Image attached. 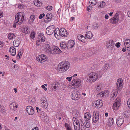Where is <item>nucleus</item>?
<instances>
[{
    "mask_svg": "<svg viewBox=\"0 0 130 130\" xmlns=\"http://www.w3.org/2000/svg\"><path fill=\"white\" fill-rule=\"evenodd\" d=\"M93 113L92 123H96L99 119V114L98 112L97 111L93 112Z\"/></svg>",
    "mask_w": 130,
    "mask_h": 130,
    "instance_id": "obj_12",
    "label": "nucleus"
},
{
    "mask_svg": "<svg viewBox=\"0 0 130 130\" xmlns=\"http://www.w3.org/2000/svg\"><path fill=\"white\" fill-rule=\"evenodd\" d=\"M71 96L72 100H78L80 97V93L76 90H75L72 92Z\"/></svg>",
    "mask_w": 130,
    "mask_h": 130,
    "instance_id": "obj_5",
    "label": "nucleus"
},
{
    "mask_svg": "<svg viewBox=\"0 0 130 130\" xmlns=\"http://www.w3.org/2000/svg\"><path fill=\"white\" fill-rule=\"evenodd\" d=\"M119 14L118 13H116L114 17L110 19V22L113 24H116L118 23L119 21Z\"/></svg>",
    "mask_w": 130,
    "mask_h": 130,
    "instance_id": "obj_11",
    "label": "nucleus"
},
{
    "mask_svg": "<svg viewBox=\"0 0 130 130\" xmlns=\"http://www.w3.org/2000/svg\"><path fill=\"white\" fill-rule=\"evenodd\" d=\"M70 62L68 61H63L58 65V71L60 73H63L67 71L70 68Z\"/></svg>",
    "mask_w": 130,
    "mask_h": 130,
    "instance_id": "obj_1",
    "label": "nucleus"
},
{
    "mask_svg": "<svg viewBox=\"0 0 130 130\" xmlns=\"http://www.w3.org/2000/svg\"><path fill=\"white\" fill-rule=\"evenodd\" d=\"M46 9L48 10H51L52 9V6H48L46 7Z\"/></svg>",
    "mask_w": 130,
    "mask_h": 130,
    "instance_id": "obj_55",
    "label": "nucleus"
},
{
    "mask_svg": "<svg viewBox=\"0 0 130 130\" xmlns=\"http://www.w3.org/2000/svg\"><path fill=\"white\" fill-rule=\"evenodd\" d=\"M124 121V118L121 117L117 119L116 123L118 126H120L122 124Z\"/></svg>",
    "mask_w": 130,
    "mask_h": 130,
    "instance_id": "obj_21",
    "label": "nucleus"
},
{
    "mask_svg": "<svg viewBox=\"0 0 130 130\" xmlns=\"http://www.w3.org/2000/svg\"><path fill=\"white\" fill-rule=\"evenodd\" d=\"M55 28L54 25H52L48 26L46 30V33L47 34L50 35L54 32Z\"/></svg>",
    "mask_w": 130,
    "mask_h": 130,
    "instance_id": "obj_7",
    "label": "nucleus"
},
{
    "mask_svg": "<svg viewBox=\"0 0 130 130\" xmlns=\"http://www.w3.org/2000/svg\"><path fill=\"white\" fill-rule=\"evenodd\" d=\"M55 85L53 86V88L54 89H56L58 87H59V83H58L57 82H55Z\"/></svg>",
    "mask_w": 130,
    "mask_h": 130,
    "instance_id": "obj_50",
    "label": "nucleus"
},
{
    "mask_svg": "<svg viewBox=\"0 0 130 130\" xmlns=\"http://www.w3.org/2000/svg\"><path fill=\"white\" fill-rule=\"evenodd\" d=\"M24 19V17L22 15V13L21 12L18 13L15 15L14 22L20 25L22 23Z\"/></svg>",
    "mask_w": 130,
    "mask_h": 130,
    "instance_id": "obj_3",
    "label": "nucleus"
},
{
    "mask_svg": "<svg viewBox=\"0 0 130 130\" xmlns=\"http://www.w3.org/2000/svg\"><path fill=\"white\" fill-rule=\"evenodd\" d=\"M121 104V100L119 98H117L115 100V102L113 106V110H117L120 107Z\"/></svg>",
    "mask_w": 130,
    "mask_h": 130,
    "instance_id": "obj_6",
    "label": "nucleus"
},
{
    "mask_svg": "<svg viewBox=\"0 0 130 130\" xmlns=\"http://www.w3.org/2000/svg\"><path fill=\"white\" fill-rule=\"evenodd\" d=\"M103 92L104 93V96L106 95H108L109 93V92L107 90L104 91H103Z\"/></svg>",
    "mask_w": 130,
    "mask_h": 130,
    "instance_id": "obj_58",
    "label": "nucleus"
},
{
    "mask_svg": "<svg viewBox=\"0 0 130 130\" xmlns=\"http://www.w3.org/2000/svg\"><path fill=\"white\" fill-rule=\"evenodd\" d=\"M45 15V14L44 13H43L42 14H40V15L39 17V18L40 19H41L42 18L43 16H44Z\"/></svg>",
    "mask_w": 130,
    "mask_h": 130,
    "instance_id": "obj_59",
    "label": "nucleus"
},
{
    "mask_svg": "<svg viewBox=\"0 0 130 130\" xmlns=\"http://www.w3.org/2000/svg\"><path fill=\"white\" fill-rule=\"evenodd\" d=\"M77 38L79 40L82 42L85 43L87 41L85 37L81 34L78 35Z\"/></svg>",
    "mask_w": 130,
    "mask_h": 130,
    "instance_id": "obj_20",
    "label": "nucleus"
},
{
    "mask_svg": "<svg viewBox=\"0 0 130 130\" xmlns=\"http://www.w3.org/2000/svg\"><path fill=\"white\" fill-rule=\"evenodd\" d=\"M124 45L125 47H126L127 49V50H130V40L125 39L124 41Z\"/></svg>",
    "mask_w": 130,
    "mask_h": 130,
    "instance_id": "obj_23",
    "label": "nucleus"
},
{
    "mask_svg": "<svg viewBox=\"0 0 130 130\" xmlns=\"http://www.w3.org/2000/svg\"><path fill=\"white\" fill-rule=\"evenodd\" d=\"M0 111L4 113L5 112V108L2 105H0Z\"/></svg>",
    "mask_w": 130,
    "mask_h": 130,
    "instance_id": "obj_45",
    "label": "nucleus"
},
{
    "mask_svg": "<svg viewBox=\"0 0 130 130\" xmlns=\"http://www.w3.org/2000/svg\"><path fill=\"white\" fill-rule=\"evenodd\" d=\"M77 126H76L74 125V128L75 130H79L80 128V126L79 125H78Z\"/></svg>",
    "mask_w": 130,
    "mask_h": 130,
    "instance_id": "obj_49",
    "label": "nucleus"
},
{
    "mask_svg": "<svg viewBox=\"0 0 130 130\" xmlns=\"http://www.w3.org/2000/svg\"><path fill=\"white\" fill-rule=\"evenodd\" d=\"M60 45L61 48L63 49L67 47H68L67 44L65 42H61Z\"/></svg>",
    "mask_w": 130,
    "mask_h": 130,
    "instance_id": "obj_31",
    "label": "nucleus"
},
{
    "mask_svg": "<svg viewBox=\"0 0 130 130\" xmlns=\"http://www.w3.org/2000/svg\"><path fill=\"white\" fill-rule=\"evenodd\" d=\"M105 3L103 2H102L100 3V5L98 6V7L99 8H103L105 6Z\"/></svg>",
    "mask_w": 130,
    "mask_h": 130,
    "instance_id": "obj_44",
    "label": "nucleus"
},
{
    "mask_svg": "<svg viewBox=\"0 0 130 130\" xmlns=\"http://www.w3.org/2000/svg\"><path fill=\"white\" fill-rule=\"evenodd\" d=\"M89 3H90L91 5L93 6L95 5L96 2L95 0H90Z\"/></svg>",
    "mask_w": 130,
    "mask_h": 130,
    "instance_id": "obj_43",
    "label": "nucleus"
},
{
    "mask_svg": "<svg viewBox=\"0 0 130 130\" xmlns=\"http://www.w3.org/2000/svg\"><path fill=\"white\" fill-rule=\"evenodd\" d=\"M35 17L34 15H32L30 16V19L28 21V23L29 24H31L33 22L35 19Z\"/></svg>",
    "mask_w": 130,
    "mask_h": 130,
    "instance_id": "obj_34",
    "label": "nucleus"
},
{
    "mask_svg": "<svg viewBox=\"0 0 130 130\" xmlns=\"http://www.w3.org/2000/svg\"><path fill=\"white\" fill-rule=\"evenodd\" d=\"M58 28L55 29L54 31V35L55 37L58 39H60V38L61 35Z\"/></svg>",
    "mask_w": 130,
    "mask_h": 130,
    "instance_id": "obj_19",
    "label": "nucleus"
},
{
    "mask_svg": "<svg viewBox=\"0 0 130 130\" xmlns=\"http://www.w3.org/2000/svg\"><path fill=\"white\" fill-rule=\"evenodd\" d=\"M127 104L128 107L130 109V99L128 100L127 101Z\"/></svg>",
    "mask_w": 130,
    "mask_h": 130,
    "instance_id": "obj_60",
    "label": "nucleus"
},
{
    "mask_svg": "<svg viewBox=\"0 0 130 130\" xmlns=\"http://www.w3.org/2000/svg\"><path fill=\"white\" fill-rule=\"evenodd\" d=\"M84 123L83 122L82 120L81 119H79V124L78 125L80 126H81L83 125H84Z\"/></svg>",
    "mask_w": 130,
    "mask_h": 130,
    "instance_id": "obj_52",
    "label": "nucleus"
},
{
    "mask_svg": "<svg viewBox=\"0 0 130 130\" xmlns=\"http://www.w3.org/2000/svg\"><path fill=\"white\" fill-rule=\"evenodd\" d=\"M4 44L2 42L0 41V48L3 47Z\"/></svg>",
    "mask_w": 130,
    "mask_h": 130,
    "instance_id": "obj_63",
    "label": "nucleus"
},
{
    "mask_svg": "<svg viewBox=\"0 0 130 130\" xmlns=\"http://www.w3.org/2000/svg\"><path fill=\"white\" fill-rule=\"evenodd\" d=\"M39 116L42 119H44L45 117H47V115L44 111H41L39 113Z\"/></svg>",
    "mask_w": 130,
    "mask_h": 130,
    "instance_id": "obj_27",
    "label": "nucleus"
},
{
    "mask_svg": "<svg viewBox=\"0 0 130 130\" xmlns=\"http://www.w3.org/2000/svg\"><path fill=\"white\" fill-rule=\"evenodd\" d=\"M31 130H39V128L37 126H36L32 128Z\"/></svg>",
    "mask_w": 130,
    "mask_h": 130,
    "instance_id": "obj_64",
    "label": "nucleus"
},
{
    "mask_svg": "<svg viewBox=\"0 0 130 130\" xmlns=\"http://www.w3.org/2000/svg\"><path fill=\"white\" fill-rule=\"evenodd\" d=\"M108 124L110 126H111L114 123V120L112 118H110L108 119Z\"/></svg>",
    "mask_w": 130,
    "mask_h": 130,
    "instance_id": "obj_36",
    "label": "nucleus"
},
{
    "mask_svg": "<svg viewBox=\"0 0 130 130\" xmlns=\"http://www.w3.org/2000/svg\"><path fill=\"white\" fill-rule=\"evenodd\" d=\"M101 86L100 85H98L97 87L96 90L97 91L99 92V91H100L101 90Z\"/></svg>",
    "mask_w": 130,
    "mask_h": 130,
    "instance_id": "obj_47",
    "label": "nucleus"
},
{
    "mask_svg": "<svg viewBox=\"0 0 130 130\" xmlns=\"http://www.w3.org/2000/svg\"><path fill=\"white\" fill-rule=\"evenodd\" d=\"M46 19H47L48 22L50 21L52 19V14L51 13H48L46 16Z\"/></svg>",
    "mask_w": 130,
    "mask_h": 130,
    "instance_id": "obj_33",
    "label": "nucleus"
},
{
    "mask_svg": "<svg viewBox=\"0 0 130 130\" xmlns=\"http://www.w3.org/2000/svg\"><path fill=\"white\" fill-rule=\"evenodd\" d=\"M22 31L26 34H28L29 33V31L28 28L27 27H25L22 29Z\"/></svg>",
    "mask_w": 130,
    "mask_h": 130,
    "instance_id": "obj_37",
    "label": "nucleus"
},
{
    "mask_svg": "<svg viewBox=\"0 0 130 130\" xmlns=\"http://www.w3.org/2000/svg\"><path fill=\"white\" fill-rule=\"evenodd\" d=\"M46 56L44 54H41L36 58L37 60L40 62H43L46 61L47 59Z\"/></svg>",
    "mask_w": 130,
    "mask_h": 130,
    "instance_id": "obj_9",
    "label": "nucleus"
},
{
    "mask_svg": "<svg viewBox=\"0 0 130 130\" xmlns=\"http://www.w3.org/2000/svg\"><path fill=\"white\" fill-rule=\"evenodd\" d=\"M75 44L74 41L73 40H70L69 41L67 44L68 48H71L73 47Z\"/></svg>",
    "mask_w": 130,
    "mask_h": 130,
    "instance_id": "obj_25",
    "label": "nucleus"
},
{
    "mask_svg": "<svg viewBox=\"0 0 130 130\" xmlns=\"http://www.w3.org/2000/svg\"><path fill=\"white\" fill-rule=\"evenodd\" d=\"M92 7L91 6H89L87 7V10L88 11H90L92 9Z\"/></svg>",
    "mask_w": 130,
    "mask_h": 130,
    "instance_id": "obj_56",
    "label": "nucleus"
},
{
    "mask_svg": "<svg viewBox=\"0 0 130 130\" xmlns=\"http://www.w3.org/2000/svg\"><path fill=\"white\" fill-rule=\"evenodd\" d=\"M124 114L126 116H129L130 115V113L128 112L127 111H126L124 112Z\"/></svg>",
    "mask_w": 130,
    "mask_h": 130,
    "instance_id": "obj_57",
    "label": "nucleus"
},
{
    "mask_svg": "<svg viewBox=\"0 0 130 130\" xmlns=\"http://www.w3.org/2000/svg\"><path fill=\"white\" fill-rule=\"evenodd\" d=\"M26 111L29 115H32L34 113L33 108L30 106H27L26 107Z\"/></svg>",
    "mask_w": 130,
    "mask_h": 130,
    "instance_id": "obj_15",
    "label": "nucleus"
},
{
    "mask_svg": "<svg viewBox=\"0 0 130 130\" xmlns=\"http://www.w3.org/2000/svg\"><path fill=\"white\" fill-rule=\"evenodd\" d=\"M98 74L95 72H92L88 74L86 77L87 80L89 82H93L98 79Z\"/></svg>",
    "mask_w": 130,
    "mask_h": 130,
    "instance_id": "obj_2",
    "label": "nucleus"
},
{
    "mask_svg": "<svg viewBox=\"0 0 130 130\" xmlns=\"http://www.w3.org/2000/svg\"><path fill=\"white\" fill-rule=\"evenodd\" d=\"M99 27V25L98 24L96 23H94L93 24V27L94 28H97Z\"/></svg>",
    "mask_w": 130,
    "mask_h": 130,
    "instance_id": "obj_53",
    "label": "nucleus"
},
{
    "mask_svg": "<svg viewBox=\"0 0 130 130\" xmlns=\"http://www.w3.org/2000/svg\"><path fill=\"white\" fill-rule=\"evenodd\" d=\"M86 127L84 124L80 126V128L81 130H86Z\"/></svg>",
    "mask_w": 130,
    "mask_h": 130,
    "instance_id": "obj_54",
    "label": "nucleus"
},
{
    "mask_svg": "<svg viewBox=\"0 0 130 130\" xmlns=\"http://www.w3.org/2000/svg\"><path fill=\"white\" fill-rule=\"evenodd\" d=\"M115 45L118 48L120 45V43L119 42L117 43H116Z\"/></svg>",
    "mask_w": 130,
    "mask_h": 130,
    "instance_id": "obj_61",
    "label": "nucleus"
},
{
    "mask_svg": "<svg viewBox=\"0 0 130 130\" xmlns=\"http://www.w3.org/2000/svg\"><path fill=\"white\" fill-rule=\"evenodd\" d=\"M85 36L86 38L89 39L93 37L92 33L91 32L89 31H87L86 32V34Z\"/></svg>",
    "mask_w": 130,
    "mask_h": 130,
    "instance_id": "obj_28",
    "label": "nucleus"
},
{
    "mask_svg": "<svg viewBox=\"0 0 130 130\" xmlns=\"http://www.w3.org/2000/svg\"><path fill=\"white\" fill-rule=\"evenodd\" d=\"M92 106L94 107H95L97 108H99L101 107L103 105V103L102 100H98L96 101H94L92 103Z\"/></svg>",
    "mask_w": 130,
    "mask_h": 130,
    "instance_id": "obj_8",
    "label": "nucleus"
},
{
    "mask_svg": "<svg viewBox=\"0 0 130 130\" xmlns=\"http://www.w3.org/2000/svg\"><path fill=\"white\" fill-rule=\"evenodd\" d=\"M123 85V81L122 78H119L117 80L116 83V88L118 90H120Z\"/></svg>",
    "mask_w": 130,
    "mask_h": 130,
    "instance_id": "obj_10",
    "label": "nucleus"
},
{
    "mask_svg": "<svg viewBox=\"0 0 130 130\" xmlns=\"http://www.w3.org/2000/svg\"><path fill=\"white\" fill-rule=\"evenodd\" d=\"M64 125L66 128L67 130L71 128L70 126L68 123H65L64 124Z\"/></svg>",
    "mask_w": 130,
    "mask_h": 130,
    "instance_id": "obj_48",
    "label": "nucleus"
},
{
    "mask_svg": "<svg viewBox=\"0 0 130 130\" xmlns=\"http://www.w3.org/2000/svg\"><path fill=\"white\" fill-rule=\"evenodd\" d=\"M84 117L86 119V120L89 121L91 118L90 114L89 112L86 113L85 114Z\"/></svg>",
    "mask_w": 130,
    "mask_h": 130,
    "instance_id": "obj_32",
    "label": "nucleus"
},
{
    "mask_svg": "<svg viewBox=\"0 0 130 130\" xmlns=\"http://www.w3.org/2000/svg\"><path fill=\"white\" fill-rule=\"evenodd\" d=\"M98 96H101L102 97L104 96V93H103V92H100L98 94Z\"/></svg>",
    "mask_w": 130,
    "mask_h": 130,
    "instance_id": "obj_51",
    "label": "nucleus"
},
{
    "mask_svg": "<svg viewBox=\"0 0 130 130\" xmlns=\"http://www.w3.org/2000/svg\"><path fill=\"white\" fill-rule=\"evenodd\" d=\"M90 122L89 121L86 120L84 122L85 124L86 127L87 128H89L90 126Z\"/></svg>",
    "mask_w": 130,
    "mask_h": 130,
    "instance_id": "obj_40",
    "label": "nucleus"
},
{
    "mask_svg": "<svg viewBox=\"0 0 130 130\" xmlns=\"http://www.w3.org/2000/svg\"><path fill=\"white\" fill-rule=\"evenodd\" d=\"M53 51L55 53V54H59L61 52L60 49L57 47H54L53 49Z\"/></svg>",
    "mask_w": 130,
    "mask_h": 130,
    "instance_id": "obj_30",
    "label": "nucleus"
},
{
    "mask_svg": "<svg viewBox=\"0 0 130 130\" xmlns=\"http://www.w3.org/2000/svg\"><path fill=\"white\" fill-rule=\"evenodd\" d=\"M44 48V51L47 53H51V49L50 48V46L48 43H44L43 45Z\"/></svg>",
    "mask_w": 130,
    "mask_h": 130,
    "instance_id": "obj_14",
    "label": "nucleus"
},
{
    "mask_svg": "<svg viewBox=\"0 0 130 130\" xmlns=\"http://www.w3.org/2000/svg\"><path fill=\"white\" fill-rule=\"evenodd\" d=\"M73 121L74 126V125H75V124L76 125H78L79 120H78L75 117H73Z\"/></svg>",
    "mask_w": 130,
    "mask_h": 130,
    "instance_id": "obj_38",
    "label": "nucleus"
},
{
    "mask_svg": "<svg viewBox=\"0 0 130 130\" xmlns=\"http://www.w3.org/2000/svg\"><path fill=\"white\" fill-rule=\"evenodd\" d=\"M34 5H35L37 6H40L42 5L41 2L40 1L37 0L35 2Z\"/></svg>",
    "mask_w": 130,
    "mask_h": 130,
    "instance_id": "obj_41",
    "label": "nucleus"
},
{
    "mask_svg": "<svg viewBox=\"0 0 130 130\" xmlns=\"http://www.w3.org/2000/svg\"><path fill=\"white\" fill-rule=\"evenodd\" d=\"M41 105L42 108H46L48 106L47 102L46 100L44 98L41 99Z\"/></svg>",
    "mask_w": 130,
    "mask_h": 130,
    "instance_id": "obj_16",
    "label": "nucleus"
},
{
    "mask_svg": "<svg viewBox=\"0 0 130 130\" xmlns=\"http://www.w3.org/2000/svg\"><path fill=\"white\" fill-rule=\"evenodd\" d=\"M114 42L112 40H110L107 42V47L109 50H112L114 46Z\"/></svg>",
    "mask_w": 130,
    "mask_h": 130,
    "instance_id": "obj_13",
    "label": "nucleus"
},
{
    "mask_svg": "<svg viewBox=\"0 0 130 130\" xmlns=\"http://www.w3.org/2000/svg\"><path fill=\"white\" fill-rule=\"evenodd\" d=\"M45 39V37L43 33H40L38 35L37 40L38 41L40 42H44Z\"/></svg>",
    "mask_w": 130,
    "mask_h": 130,
    "instance_id": "obj_17",
    "label": "nucleus"
},
{
    "mask_svg": "<svg viewBox=\"0 0 130 130\" xmlns=\"http://www.w3.org/2000/svg\"><path fill=\"white\" fill-rule=\"evenodd\" d=\"M117 91L113 92L111 95V98H115L117 95Z\"/></svg>",
    "mask_w": 130,
    "mask_h": 130,
    "instance_id": "obj_42",
    "label": "nucleus"
},
{
    "mask_svg": "<svg viewBox=\"0 0 130 130\" xmlns=\"http://www.w3.org/2000/svg\"><path fill=\"white\" fill-rule=\"evenodd\" d=\"M35 34L34 31L31 32L30 34V37L31 38L33 39L34 38H35Z\"/></svg>",
    "mask_w": 130,
    "mask_h": 130,
    "instance_id": "obj_46",
    "label": "nucleus"
},
{
    "mask_svg": "<svg viewBox=\"0 0 130 130\" xmlns=\"http://www.w3.org/2000/svg\"><path fill=\"white\" fill-rule=\"evenodd\" d=\"M36 109L37 110L38 113H39L41 111V110L40 109H39V108L37 107H36Z\"/></svg>",
    "mask_w": 130,
    "mask_h": 130,
    "instance_id": "obj_62",
    "label": "nucleus"
},
{
    "mask_svg": "<svg viewBox=\"0 0 130 130\" xmlns=\"http://www.w3.org/2000/svg\"><path fill=\"white\" fill-rule=\"evenodd\" d=\"M8 37L9 39L12 40V39H14L16 36L13 33H11L8 35Z\"/></svg>",
    "mask_w": 130,
    "mask_h": 130,
    "instance_id": "obj_35",
    "label": "nucleus"
},
{
    "mask_svg": "<svg viewBox=\"0 0 130 130\" xmlns=\"http://www.w3.org/2000/svg\"><path fill=\"white\" fill-rule=\"evenodd\" d=\"M21 41V39L20 38H18L17 40L14 41L13 44V45L15 47H18Z\"/></svg>",
    "mask_w": 130,
    "mask_h": 130,
    "instance_id": "obj_24",
    "label": "nucleus"
},
{
    "mask_svg": "<svg viewBox=\"0 0 130 130\" xmlns=\"http://www.w3.org/2000/svg\"><path fill=\"white\" fill-rule=\"evenodd\" d=\"M61 36L63 37H66L67 35V32L66 30L63 28H62L59 30Z\"/></svg>",
    "mask_w": 130,
    "mask_h": 130,
    "instance_id": "obj_18",
    "label": "nucleus"
},
{
    "mask_svg": "<svg viewBox=\"0 0 130 130\" xmlns=\"http://www.w3.org/2000/svg\"><path fill=\"white\" fill-rule=\"evenodd\" d=\"M81 83V81L79 79L75 78L72 80V83L71 85V88H75L80 86Z\"/></svg>",
    "mask_w": 130,
    "mask_h": 130,
    "instance_id": "obj_4",
    "label": "nucleus"
},
{
    "mask_svg": "<svg viewBox=\"0 0 130 130\" xmlns=\"http://www.w3.org/2000/svg\"><path fill=\"white\" fill-rule=\"evenodd\" d=\"M9 106L10 109L16 110L18 107V104L15 102H13L11 103L9 105Z\"/></svg>",
    "mask_w": 130,
    "mask_h": 130,
    "instance_id": "obj_22",
    "label": "nucleus"
},
{
    "mask_svg": "<svg viewBox=\"0 0 130 130\" xmlns=\"http://www.w3.org/2000/svg\"><path fill=\"white\" fill-rule=\"evenodd\" d=\"M109 64L108 63H105V65L103 66V70L104 72H106L108 68Z\"/></svg>",
    "mask_w": 130,
    "mask_h": 130,
    "instance_id": "obj_39",
    "label": "nucleus"
},
{
    "mask_svg": "<svg viewBox=\"0 0 130 130\" xmlns=\"http://www.w3.org/2000/svg\"><path fill=\"white\" fill-rule=\"evenodd\" d=\"M9 52L11 55L12 56H14L16 54V51L15 49L13 46H12L10 47Z\"/></svg>",
    "mask_w": 130,
    "mask_h": 130,
    "instance_id": "obj_26",
    "label": "nucleus"
},
{
    "mask_svg": "<svg viewBox=\"0 0 130 130\" xmlns=\"http://www.w3.org/2000/svg\"><path fill=\"white\" fill-rule=\"evenodd\" d=\"M23 52V49L21 48L19 50V51L17 55V59H19L20 57L22 56Z\"/></svg>",
    "mask_w": 130,
    "mask_h": 130,
    "instance_id": "obj_29",
    "label": "nucleus"
}]
</instances>
